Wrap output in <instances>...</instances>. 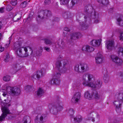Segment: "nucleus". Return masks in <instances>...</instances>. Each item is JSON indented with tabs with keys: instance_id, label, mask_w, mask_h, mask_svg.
Segmentation results:
<instances>
[{
	"instance_id": "f257e3e1",
	"label": "nucleus",
	"mask_w": 123,
	"mask_h": 123,
	"mask_svg": "<svg viewBox=\"0 0 123 123\" xmlns=\"http://www.w3.org/2000/svg\"><path fill=\"white\" fill-rule=\"evenodd\" d=\"M115 100L113 102V105L117 112L121 111L122 105L123 103V93L117 92L115 95Z\"/></svg>"
},
{
	"instance_id": "f03ea898",
	"label": "nucleus",
	"mask_w": 123,
	"mask_h": 123,
	"mask_svg": "<svg viewBox=\"0 0 123 123\" xmlns=\"http://www.w3.org/2000/svg\"><path fill=\"white\" fill-rule=\"evenodd\" d=\"M28 47H20L19 45L15 43L13 49L15 51L16 54L18 56L24 57L28 55Z\"/></svg>"
},
{
	"instance_id": "7ed1b4c3",
	"label": "nucleus",
	"mask_w": 123,
	"mask_h": 123,
	"mask_svg": "<svg viewBox=\"0 0 123 123\" xmlns=\"http://www.w3.org/2000/svg\"><path fill=\"white\" fill-rule=\"evenodd\" d=\"M87 77L86 75H84L83 77V82L82 84L85 86H88L95 88H100L102 84V82L101 80L99 79L97 80H94V81L88 83L86 81Z\"/></svg>"
},
{
	"instance_id": "20e7f679",
	"label": "nucleus",
	"mask_w": 123,
	"mask_h": 123,
	"mask_svg": "<svg viewBox=\"0 0 123 123\" xmlns=\"http://www.w3.org/2000/svg\"><path fill=\"white\" fill-rule=\"evenodd\" d=\"M63 59L62 56L61 55L59 56L56 63V68L59 71H61L62 73H65L66 70L64 67L67 64L68 62L67 60H63Z\"/></svg>"
},
{
	"instance_id": "39448f33",
	"label": "nucleus",
	"mask_w": 123,
	"mask_h": 123,
	"mask_svg": "<svg viewBox=\"0 0 123 123\" xmlns=\"http://www.w3.org/2000/svg\"><path fill=\"white\" fill-rule=\"evenodd\" d=\"M3 89L6 91L10 89V94L13 96H17L19 95L20 92V89L16 86L10 87L7 84H5L3 86Z\"/></svg>"
},
{
	"instance_id": "423d86ee",
	"label": "nucleus",
	"mask_w": 123,
	"mask_h": 123,
	"mask_svg": "<svg viewBox=\"0 0 123 123\" xmlns=\"http://www.w3.org/2000/svg\"><path fill=\"white\" fill-rule=\"evenodd\" d=\"M62 105V102L59 100L55 104H50L49 106L51 107L53 113L56 114L58 112L61 111L63 109Z\"/></svg>"
},
{
	"instance_id": "0eeeda50",
	"label": "nucleus",
	"mask_w": 123,
	"mask_h": 123,
	"mask_svg": "<svg viewBox=\"0 0 123 123\" xmlns=\"http://www.w3.org/2000/svg\"><path fill=\"white\" fill-rule=\"evenodd\" d=\"M1 109L2 113L0 116V121H4L8 114H10V111L8 108L7 106L8 105L6 103H2Z\"/></svg>"
},
{
	"instance_id": "6e6552de",
	"label": "nucleus",
	"mask_w": 123,
	"mask_h": 123,
	"mask_svg": "<svg viewBox=\"0 0 123 123\" xmlns=\"http://www.w3.org/2000/svg\"><path fill=\"white\" fill-rule=\"evenodd\" d=\"M45 114L39 115L35 119V123H43L45 121L46 117Z\"/></svg>"
},
{
	"instance_id": "1a4fd4ad",
	"label": "nucleus",
	"mask_w": 123,
	"mask_h": 123,
	"mask_svg": "<svg viewBox=\"0 0 123 123\" xmlns=\"http://www.w3.org/2000/svg\"><path fill=\"white\" fill-rule=\"evenodd\" d=\"M112 61L115 62L118 66H121L123 64V61L122 59L116 55H112L111 56Z\"/></svg>"
},
{
	"instance_id": "9d476101",
	"label": "nucleus",
	"mask_w": 123,
	"mask_h": 123,
	"mask_svg": "<svg viewBox=\"0 0 123 123\" xmlns=\"http://www.w3.org/2000/svg\"><path fill=\"white\" fill-rule=\"evenodd\" d=\"M95 59L96 62L97 64H100L103 62L104 57L101 53H98L96 55Z\"/></svg>"
},
{
	"instance_id": "9b49d317",
	"label": "nucleus",
	"mask_w": 123,
	"mask_h": 123,
	"mask_svg": "<svg viewBox=\"0 0 123 123\" xmlns=\"http://www.w3.org/2000/svg\"><path fill=\"white\" fill-rule=\"evenodd\" d=\"M84 11V12L87 14H91L94 11L92 6L89 5L85 6Z\"/></svg>"
},
{
	"instance_id": "f8f14e48",
	"label": "nucleus",
	"mask_w": 123,
	"mask_h": 123,
	"mask_svg": "<svg viewBox=\"0 0 123 123\" xmlns=\"http://www.w3.org/2000/svg\"><path fill=\"white\" fill-rule=\"evenodd\" d=\"M80 93L79 92H77L74 94L72 99V101L73 102L76 103L80 100Z\"/></svg>"
},
{
	"instance_id": "ddd939ff",
	"label": "nucleus",
	"mask_w": 123,
	"mask_h": 123,
	"mask_svg": "<svg viewBox=\"0 0 123 123\" xmlns=\"http://www.w3.org/2000/svg\"><path fill=\"white\" fill-rule=\"evenodd\" d=\"M114 42L112 40H108L106 41L105 46L106 48L108 49H111L114 46Z\"/></svg>"
},
{
	"instance_id": "4468645a",
	"label": "nucleus",
	"mask_w": 123,
	"mask_h": 123,
	"mask_svg": "<svg viewBox=\"0 0 123 123\" xmlns=\"http://www.w3.org/2000/svg\"><path fill=\"white\" fill-rule=\"evenodd\" d=\"M80 72H83L88 71L89 69L86 63L80 64Z\"/></svg>"
},
{
	"instance_id": "2eb2a0df",
	"label": "nucleus",
	"mask_w": 123,
	"mask_h": 123,
	"mask_svg": "<svg viewBox=\"0 0 123 123\" xmlns=\"http://www.w3.org/2000/svg\"><path fill=\"white\" fill-rule=\"evenodd\" d=\"M84 75H86L87 76V78L86 79V81H87L88 83H90V82H92L94 81V78L92 75L89 74L87 75H84ZM83 82V79L82 80Z\"/></svg>"
},
{
	"instance_id": "dca6fc26",
	"label": "nucleus",
	"mask_w": 123,
	"mask_h": 123,
	"mask_svg": "<svg viewBox=\"0 0 123 123\" xmlns=\"http://www.w3.org/2000/svg\"><path fill=\"white\" fill-rule=\"evenodd\" d=\"M81 34L80 33H73L70 35V39L71 40H76L81 37Z\"/></svg>"
},
{
	"instance_id": "f3484780",
	"label": "nucleus",
	"mask_w": 123,
	"mask_h": 123,
	"mask_svg": "<svg viewBox=\"0 0 123 123\" xmlns=\"http://www.w3.org/2000/svg\"><path fill=\"white\" fill-rule=\"evenodd\" d=\"M93 95V92L90 91H86L84 94L85 97L89 99L90 100L92 98Z\"/></svg>"
},
{
	"instance_id": "a211bd4d",
	"label": "nucleus",
	"mask_w": 123,
	"mask_h": 123,
	"mask_svg": "<svg viewBox=\"0 0 123 123\" xmlns=\"http://www.w3.org/2000/svg\"><path fill=\"white\" fill-rule=\"evenodd\" d=\"M101 41V39L93 40L91 42V43L94 46H98L100 45Z\"/></svg>"
},
{
	"instance_id": "6ab92c4d",
	"label": "nucleus",
	"mask_w": 123,
	"mask_h": 123,
	"mask_svg": "<svg viewBox=\"0 0 123 123\" xmlns=\"http://www.w3.org/2000/svg\"><path fill=\"white\" fill-rule=\"evenodd\" d=\"M96 117L98 118H99V116L98 114H96L95 113H93L92 115H91L88 118L87 120H91L92 121L94 122L95 121L94 117Z\"/></svg>"
},
{
	"instance_id": "aec40b11",
	"label": "nucleus",
	"mask_w": 123,
	"mask_h": 123,
	"mask_svg": "<svg viewBox=\"0 0 123 123\" xmlns=\"http://www.w3.org/2000/svg\"><path fill=\"white\" fill-rule=\"evenodd\" d=\"M82 50H83L85 51L88 52H91L94 50V48L88 45H87L83 46Z\"/></svg>"
},
{
	"instance_id": "412c9836",
	"label": "nucleus",
	"mask_w": 123,
	"mask_h": 123,
	"mask_svg": "<svg viewBox=\"0 0 123 123\" xmlns=\"http://www.w3.org/2000/svg\"><path fill=\"white\" fill-rule=\"evenodd\" d=\"M117 23L119 25L123 26V16H121L117 19Z\"/></svg>"
},
{
	"instance_id": "4be33fe9",
	"label": "nucleus",
	"mask_w": 123,
	"mask_h": 123,
	"mask_svg": "<svg viewBox=\"0 0 123 123\" xmlns=\"http://www.w3.org/2000/svg\"><path fill=\"white\" fill-rule=\"evenodd\" d=\"M94 97L95 100L99 101L101 99V96L100 94L99 93L96 92L94 93H93V95Z\"/></svg>"
},
{
	"instance_id": "5701e85b",
	"label": "nucleus",
	"mask_w": 123,
	"mask_h": 123,
	"mask_svg": "<svg viewBox=\"0 0 123 123\" xmlns=\"http://www.w3.org/2000/svg\"><path fill=\"white\" fill-rule=\"evenodd\" d=\"M97 2L101 6H106L108 4V0H97Z\"/></svg>"
},
{
	"instance_id": "b1692460",
	"label": "nucleus",
	"mask_w": 123,
	"mask_h": 123,
	"mask_svg": "<svg viewBox=\"0 0 123 123\" xmlns=\"http://www.w3.org/2000/svg\"><path fill=\"white\" fill-rule=\"evenodd\" d=\"M43 50L42 48H40V49L38 50L35 49L34 51L35 55L38 56H40L41 55V52Z\"/></svg>"
},
{
	"instance_id": "393cba45",
	"label": "nucleus",
	"mask_w": 123,
	"mask_h": 123,
	"mask_svg": "<svg viewBox=\"0 0 123 123\" xmlns=\"http://www.w3.org/2000/svg\"><path fill=\"white\" fill-rule=\"evenodd\" d=\"M55 75L56 76V78H55V85L59 84L60 82V80H59L58 79L61 76V74L60 73H56Z\"/></svg>"
},
{
	"instance_id": "a878e982",
	"label": "nucleus",
	"mask_w": 123,
	"mask_h": 123,
	"mask_svg": "<svg viewBox=\"0 0 123 123\" xmlns=\"http://www.w3.org/2000/svg\"><path fill=\"white\" fill-rule=\"evenodd\" d=\"M44 93V91L41 88H40L37 92V96H41L43 95Z\"/></svg>"
},
{
	"instance_id": "bb28decb",
	"label": "nucleus",
	"mask_w": 123,
	"mask_h": 123,
	"mask_svg": "<svg viewBox=\"0 0 123 123\" xmlns=\"http://www.w3.org/2000/svg\"><path fill=\"white\" fill-rule=\"evenodd\" d=\"M74 120L75 122H79L82 120V118L81 116L79 115L76 117L74 118Z\"/></svg>"
},
{
	"instance_id": "cd10ccee",
	"label": "nucleus",
	"mask_w": 123,
	"mask_h": 123,
	"mask_svg": "<svg viewBox=\"0 0 123 123\" xmlns=\"http://www.w3.org/2000/svg\"><path fill=\"white\" fill-rule=\"evenodd\" d=\"M80 65L78 64L75 65L74 68L75 70L77 72H80Z\"/></svg>"
},
{
	"instance_id": "c85d7f7f",
	"label": "nucleus",
	"mask_w": 123,
	"mask_h": 123,
	"mask_svg": "<svg viewBox=\"0 0 123 123\" xmlns=\"http://www.w3.org/2000/svg\"><path fill=\"white\" fill-rule=\"evenodd\" d=\"M44 70L43 69H42L38 71L36 73L39 76L40 78V77H42L43 76V72Z\"/></svg>"
},
{
	"instance_id": "c756f323",
	"label": "nucleus",
	"mask_w": 123,
	"mask_h": 123,
	"mask_svg": "<svg viewBox=\"0 0 123 123\" xmlns=\"http://www.w3.org/2000/svg\"><path fill=\"white\" fill-rule=\"evenodd\" d=\"M10 76L7 75L4 76L3 79L5 81H8L10 80Z\"/></svg>"
},
{
	"instance_id": "7c9ffc66",
	"label": "nucleus",
	"mask_w": 123,
	"mask_h": 123,
	"mask_svg": "<svg viewBox=\"0 0 123 123\" xmlns=\"http://www.w3.org/2000/svg\"><path fill=\"white\" fill-rule=\"evenodd\" d=\"M44 15L47 16H49L51 15V12L50 11L45 10L44 12Z\"/></svg>"
},
{
	"instance_id": "2f4dec72",
	"label": "nucleus",
	"mask_w": 123,
	"mask_h": 123,
	"mask_svg": "<svg viewBox=\"0 0 123 123\" xmlns=\"http://www.w3.org/2000/svg\"><path fill=\"white\" fill-rule=\"evenodd\" d=\"M31 78L32 79H36L37 78L39 79V76H38L36 73H34V74L32 75L31 76Z\"/></svg>"
},
{
	"instance_id": "473e14b6",
	"label": "nucleus",
	"mask_w": 123,
	"mask_h": 123,
	"mask_svg": "<svg viewBox=\"0 0 123 123\" xmlns=\"http://www.w3.org/2000/svg\"><path fill=\"white\" fill-rule=\"evenodd\" d=\"M56 78V76L54 75L53 77L52 80H51L49 81V83L51 84H54L55 85V79Z\"/></svg>"
},
{
	"instance_id": "72a5a7b5",
	"label": "nucleus",
	"mask_w": 123,
	"mask_h": 123,
	"mask_svg": "<svg viewBox=\"0 0 123 123\" xmlns=\"http://www.w3.org/2000/svg\"><path fill=\"white\" fill-rule=\"evenodd\" d=\"M80 25L81 26L82 28L81 29L85 30L86 29V27H87V25H86L83 22H82L80 23Z\"/></svg>"
},
{
	"instance_id": "f704fd0d",
	"label": "nucleus",
	"mask_w": 123,
	"mask_h": 123,
	"mask_svg": "<svg viewBox=\"0 0 123 123\" xmlns=\"http://www.w3.org/2000/svg\"><path fill=\"white\" fill-rule=\"evenodd\" d=\"M25 1H24L23 2H22L20 5V6L21 8H24L26 6V5L27 4V0H25Z\"/></svg>"
},
{
	"instance_id": "c9c22d12",
	"label": "nucleus",
	"mask_w": 123,
	"mask_h": 123,
	"mask_svg": "<svg viewBox=\"0 0 123 123\" xmlns=\"http://www.w3.org/2000/svg\"><path fill=\"white\" fill-rule=\"evenodd\" d=\"M7 22V20L6 19H3L1 21H0V28H1L0 26H1L3 25L6 24Z\"/></svg>"
},
{
	"instance_id": "e433bc0d",
	"label": "nucleus",
	"mask_w": 123,
	"mask_h": 123,
	"mask_svg": "<svg viewBox=\"0 0 123 123\" xmlns=\"http://www.w3.org/2000/svg\"><path fill=\"white\" fill-rule=\"evenodd\" d=\"M118 53L121 55H123V48H120L118 49Z\"/></svg>"
},
{
	"instance_id": "4c0bfd02",
	"label": "nucleus",
	"mask_w": 123,
	"mask_h": 123,
	"mask_svg": "<svg viewBox=\"0 0 123 123\" xmlns=\"http://www.w3.org/2000/svg\"><path fill=\"white\" fill-rule=\"evenodd\" d=\"M44 42L47 44H51L52 43L51 41L47 38H45L44 39Z\"/></svg>"
},
{
	"instance_id": "58836bf2",
	"label": "nucleus",
	"mask_w": 123,
	"mask_h": 123,
	"mask_svg": "<svg viewBox=\"0 0 123 123\" xmlns=\"http://www.w3.org/2000/svg\"><path fill=\"white\" fill-rule=\"evenodd\" d=\"M69 1V0H60V4L62 5L67 4Z\"/></svg>"
},
{
	"instance_id": "ea45409f",
	"label": "nucleus",
	"mask_w": 123,
	"mask_h": 123,
	"mask_svg": "<svg viewBox=\"0 0 123 123\" xmlns=\"http://www.w3.org/2000/svg\"><path fill=\"white\" fill-rule=\"evenodd\" d=\"M11 3L12 5L15 6L18 3L17 0H12L10 2Z\"/></svg>"
},
{
	"instance_id": "a19ab883",
	"label": "nucleus",
	"mask_w": 123,
	"mask_h": 123,
	"mask_svg": "<svg viewBox=\"0 0 123 123\" xmlns=\"http://www.w3.org/2000/svg\"><path fill=\"white\" fill-rule=\"evenodd\" d=\"M104 79L105 82L106 83L108 82L109 80V76L107 75H105Z\"/></svg>"
},
{
	"instance_id": "79ce46f5",
	"label": "nucleus",
	"mask_w": 123,
	"mask_h": 123,
	"mask_svg": "<svg viewBox=\"0 0 123 123\" xmlns=\"http://www.w3.org/2000/svg\"><path fill=\"white\" fill-rule=\"evenodd\" d=\"M117 75L118 77H120V78L122 79L123 78V72H120L117 73Z\"/></svg>"
},
{
	"instance_id": "37998d69",
	"label": "nucleus",
	"mask_w": 123,
	"mask_h": 123,
	"mask_svg": "<svg viewBox=\"0 0 123 123\" xmlns=\"http://www.w3.org/2000/svg\"><path fill=\"white\" fill-rule=\"evenodd\" d=\"M12 9L13 8L10 5L7 6L6 8V10L8 11H11Z\"/></svg>"
},
{
	"instance_id": "c03bdc74",
	"label": "nucleus",
	"mask_w": 123,
	"mask_h": 123,
	"mask_svg": "<svg viewBox=\"0 0 123 123\" xmlns=\"http://www.w3.org/2000/svg\"><path fill=\"white\" fill-rule=\"evenodd\" d=\"M9 43H7L5 44V48H7L10 45V42L11 40V37H9Z\"/></svg>"
},
{
	"instance_id": "a18cd8bd",
	"label": "nucleus",
	"mask_w": 123,
	"mask_h": 123,
	"mask_svg": "<svg viewBox=\"0 0 123 123\" xmlns=\"http://www.w3.org/2000/svg\"><path fill=\"white\" fill-rule=\"evenodd\" d=\"M61 47L63 49H64L66 48V46L65 45L64 42H62L61 43V44L60 45Z\"/></svg>"
},
{
	"instance_id": "49530a36",
	"label": "nucleus",
	"mask_w": 123,
	"mask_h": 123,
	"mask_svg": "<svg viewBox=\"0 0 123 123\" xmlns=\"http://www.w3.org/2000/svg\"><path fill=\"white\" fill-rule=\"evenodd\" d=\"M50 0H45L44 1V3L45 5H49L51 3Z\"/></svg>"
},
{
	"instance_id": "de8ad7c7",
	"label": "nucleus",
	"mask_w": 123,
	"mask_h": 123,
	"mask_svg": "<svg viewBox=\"0 0 123 123\" xmlns=\"http://www.w3.org/2000/svg\"><path fill=\"white\" fill-rule=\"evenodd\" d=\"M9 57V55L7 54L6 55V57L4 59L5 61V62H7L8 61V59Z\"/></svg>"
},
{
	"instance_id": "09e8293b",
	"label": "nucleus",
	"mask_w": 123,
	"mask_h": 123,
	"mask_svg": "<svg viewBox=\"0 0 123 123\" xmlns=\"http://www.w3.org/2000/svg\"><path fill=\"white\" fill-rule=\"evenodd\" d=\"M120 40H123V32H121L120 36Z\"/></svg>"
},
{
	"instance_id": "8fccbe9b",
	"label": "nucleus",
	"mask_w": 123,
	"mask_h": 123,
	"mask_svg": "<svg viewBox=\"0 0 123 123\" xmlns=\"http://www.w3.org/2000/svg\"><path fill=\"white\" fill-rule=\"evenodd\" d=\"M69 112L70 114L72 115L74 113V111L73 109H70L69 110Z\"/></svg>"
},
{
	"instance_id": "3c124183",
	"label": "nucleus",
	"mask_w": 123,
	"mask_h": 123,
	"mask_svg": "<svg viewBox=\"0 0 123 123\" xmlns=\"http://www.w3.org/2000/svg\"><path fill=\"white\" fill-rule=\"evenodd\" d=\"M5 8L4 7H2L0 8V12L1 13H3L4 12Z\"/></svg>"
},
{
	"instance_id": "603ef678",
	"label": "nucleus",
	"mask_w": 123,
	"mask_h": 123,
	"mask_svg": "<svg viewBox=\"0 0 123 123\" xmlns=\"http://www.w3.org/2000/svg\"><path fill=\"white\" fill-rule=\"evenodd\" d=\"M71 3L72 5V6H74L75 4V0H72L71 2Z\"/></svg>"
},
{
	"instance_id": "864d4df0",
	"label": "nucleus",
	"mask_w": 123,
	"mask_h": 123,
	"mask_svg": "<svg viewBox=\"0 0 123 123\" xmlns=\"http://www.w3.org/2000/svg\"><path fill=\"white\" fill-rule=\"evenodd\" d=\"M64 29L65 31H69L70 30L67 27H64Z\"/></svg>"
},
{
	"instance_id": "5fc2aeb1",
	"label": "nucleus",
	"mask_w": 123,
	"mask_h": 123,
	"mask_svg": "<svg viewBox=\"0 0 123 123\" xmlns=\"http://www.w3.org/2000/svg\"><path fill=\"white\" fill-rule=\"evenodd\" d=\"M4 47L0 46V52H2L4 50Z\"/></svg>"
},
{
	"instance_id": "6e6d98bb",
	"label": "nucleus",
	"mask_w": 123,
	"mask_h": 123,
	"mask_svg": "<svg viewBox=\"0 0 123 123\" xmlns=\"http://www.w3.org/2000/svg\"><path fill=\"white\" fill-rule=\"evenodd\" d=\"M44 49L47 51H49V49L48 47H45L44 48Z\"/></svg>"
},
{
	"instance_id": "4d7b16f0",
	"label": "nucleus",
	"mask_w": 123,
	"mask_h": 123,
	"mask_svg": "<svg viewBox=\"0 0 123 123\" xmlns=\"http://www.w3.org/2000/svg\"><path fill=\"white\" fill-rule=\"evenodd\" d=\"M7 95V92H4L2 94V95L4 97H5Z\"/></svg>"
},
{
	"instance_id": "13d9d810",
	"label": "nucleus",
	"mask_w": 123,
	"mask_h": 123,
	"mask_svg": "<svg viewBox=\"0 0 123 123\" xmlns=\"http://www.w3.org/2000/svg\"><path fill=\"white\" fill-rule=\"evenodd\" d=\"M99 22V20L98 19H96L94 21V22L96 23H98Z\"/></svg>"
},
{
	"instance_id": "bf43d9fd",
	"label": "nucleus",
	"mask_w": 123,
	"mask_h": 123,
	"mask_svg": "<svg viewBox=\"0 0 123 123\" xmlns=\"http://www.w3.org/2000/svg\"><path fill=\"white\" fill-rule=\"evenodd\" d=\"M30 87V86H27L26 87L25 89L26 90H27V89L28 88H29Z\"/></svg>"
},
{
	"instance_id": "052dcab7",
	"label": "nucleus",
	"mask_w": 123,
	"mask_h": 123,
	"mask_svg": "<svg viewBox=\"0 0 123 123\" xmlns=\"http://www.w3.org/2000/svg\"><path fill=\"white\" fill-rule=\"evenodd\" d=\"M2 39V34L1 33H0V41L1 40V39Z\"/></svg>"
},
{
	"instance_id": "680f3d73",
	"label": "nucleus",
	"mask_w": 123,
	"mask_h": 123,
	"mask_svg": "<svg viewBox=\"0 0 123 123\" xmlns=\"http://www.w3.org/2000/svg\"><path fill=\"white\" fill-rule=\"evenodd\" d=\"M40 15H38V18H37V20H38V18H39L40 19Z\"/></svg>"
},
{
	"instance_id": "e2e57ef3",
	"label": "nucleus",
	"mask_w": 123,
	"mask_h": 123,
	"mask_svg": "<svg viewBox=\"0 0 123 123\" xmlns=\"http://www.w3.org/2000/svg\"><path fill=\"white\" fill-rule=\"evenodd\" d=\"M20 19V18H18V20H19Z\"/></svg>"
},
{
	"instance_id": "0e129e2a",
	"label": "nucleus",
	"mask_w": 123,
	"mask_h": 123,
	"mask_svg": "<svg viewBox=\"0 0 123 123\" xmlns=\"http://www.w3.org/2000/svg\"><path fill=\"white\" fill-rule=\"evenodd\" d=\"M86 16H85L84 18H86Z\"/></svg>"
},
{
	"instance_id": "69168bd1",
	"label": "nucleus",
	"mask_w": 123,
	"mask_h": 123,
	"mask_svg": "<svg viewBox=\"0 0 123 123\" xmlns=\"http://www.w3.org/2000/svg\"><path fill=\"white\" fill-rule=\"evenodd\" d=\"M64 15H66V13H64Z\"/></svg>"
},
{
	"instance_id": "338daca9",
	"label": "nucleus",
	"mask_w": 123,
	"mask_h": 123,
	"mask_svg": "<svg viewBox=\"0 0 123 123\" xmlns=\"http://www.w3.org/2000/svg\"><path fill=\"white\" fill-rule=\"evenodd\" d=\"M65 17V18H67V17Z\"/></svg>"
},
{
	"instance_id": "774afa93",
	"label": "nucleus",
	"mask_w": 123,
	"mask_h": 123,
	"mask_svg": "<svg viewBox=\"0 0 123 123\" xmlns=\"http://www.w3.org/2000/svg\"><path fill=\"white\" fill-rule=\"evenodd\" d=\"M30 49H31V48H30Z\"/></svg>"
}]
</instances>
